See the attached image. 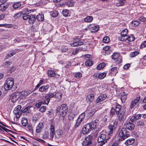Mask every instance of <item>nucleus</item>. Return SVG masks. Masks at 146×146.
Returning a JSON list of instances; mask_svg holds the SVG:
<instances>
[{"label": "nucleus", "mask_w": 146, "mask_h": 146, "mask_svg": "<svg viewBox=\"0 0 146 146\" xmlns=\"http://www.w3.org/2000/svg\"><path fill=\"white\" fill-rule=\"evenodd\" d=\"M117 136L119 141H123L129 136V132L124 127L119 129L117 132Z\"/></svg>", "instance_id": "1"}, {"label": "nucleus", "mask_w": 146, "mask_h": 146, "mask_svg": "<svg viewBox=\"0 0 146 146\" xmlns=\"http://www.w3.org/2000/svg\"><path fill=\"white\" fill-rule=\"evenodd\" d=\"M56 110L57 113H60L62 117H64L68 111L67 106L65 104H62L60 107L57 108Z\"/></svg>", "instance_id": "2"}, {"label": "nucleus", "mask_w": 146, "mask_h": 146, "mask_svg": "<svg viewBox=\"0 0 146 146\" xmlns=\"http://www.w3.org/2000/svg\"><path fill=\"white\" fill-rule=\"evenodd\" d=\"M6 83L4 84V88L5 90H8L11 89L14 84V81L13 78H9L6 81Z\"/></svg>", "instance_id": "3"}, {"label": "nucleus", "mask_w": 146, "mask_h": 146, "mask_svg": "<svg viewBox=\"0 0 146 146\" xmlns=\"http://www.w3.org/2000/svg\"><path fill=\"white\" fill-rule=\"evenodd\" d=\"M95 125L92 126V124L90 123H87L83 127L82 131V133L84 134L88 133L92 130L95 129Z\"/></svg>", "instance_id": "4"}, {"label": "nucleus", "mask_w": 146, "mask_h": 146, "mask_svg": "<svg viewBox=\"0 0 146 146\" xmlns=\"http://www.w3.org/2000/svg\"><path fill=\"white\" fill-rule=\"evenodd\" d=\"M118 121L115 120L113 124H111L108 126V134L109 135L113 134V132L115 130L117 125Z\"/></svg>", "instance_id": "5"}, {"label": "nucleus", "mask_w": 146, "mask_h": 146, "mask_svg": "<svg viewBox=\"0 0 146 146\" xmlns=\"http://www.w3.org/2000/svg\"><path fill=\"white\" fill-rule=\"evenodd\" d=\"M112 58L114 60H115L117 64L121 63L122 62V58L120 54L118 53H115L111 56Z\"/></svg>", "instance_id": "6"}, {"label": "nucleus", "mask_w": 146, "mask_h": 146, "mask_svg": "<svg viewBox=\"0 0 146 146\" xmlns=\"http://www.w3.org/2000/svg\"><path fill=\"white\" fill-rule=\"evenodd\" d=\"M21 106L19 105L17 106L14 109L13 112L16 115V118H18L20 116L22 112V110H21Z\"/></svg>", "instance_id": "7"}, {"label": "nucleus", "mask_w": 146, "mask_h": 146, "mask_svg": "<svg viewBox=\"0 0 146 146\" xmlns=\"http://www.w3.org/2000/svg\"><path fill=\"white\" fill-rule=\"evenodd\" d=\"M89 28L92 33H96L97 32L100 27L98 25L95 24H90L89 26Z\"/></svg>", "instance_id": "8"}, {"label": "nucleus", "mask_w": 146, "mask_h": 146, "mask_svg": "<svg viewBox=\"0 0 146 146\" xmlns=\"http://www.w3.org/2000/svg\"><path fill=\"white\" fill-rule=\"evenodd\" d=\"M106 134H102L100 135L98 138V142H101L102 141H107V140L110 138L106 137Z\"/></svg>", "instance_id": "9"}, {"label": "nucleus", "mask_w": 146, "mask_h": 146, "mask_svg": "<svg viewBox=\"0 0 146 146\" xmlns=\"http://www.w3.org/2000/svg\"><path fill=\"white\" fill-rule=\"evenodd\" d=\"M92 136L90 135L88 136L85 138V140L83 142V145L86 146H90L92 143L91 140Z\"/></svg>", "instance_id": "10"}, {"label": "nucleus", "mask_w": 146, "mask_h": 146, "mask_svg": "<svg viewBox=\"0 0 146 146\" xmlns=\"http://www.w3.org/2000/svg\"><path fill=\"white\" fill-rule=\"evenodd\" d=\"M140 96H138L136 97V98L133 100L131 102V104L130 106V108L131 109H132L133 108L135 105L137 104V103L138 102L139 100H140Z\"/></svg>", "instance_id": "11"}, {"label": "nucleus", "mask_w": 146, "mask_h": 146, "mask_svg": "<svg viewBox=\"0 0 146 146\" xmlns=\"http://www.w3.org/2000/svg\"><path fill=\"white\" fill-rule=\"evenodd\" d=\"M107 97V95L106 94H101L97 99L96 100V103H99L104 100Z\"/></svg>", "instance_id": "12"}, {"label": "nucleus", "mask_w": 146, "mask_h": 146, "mask_svg": "<svg viewBox=\"0 0 146 146\" xmlns=\"http://www.w3.org/2000/svg\"><path fill=\"white\" fill-rule=\"evenodd\" d=\"M115 113L117 115H118L119 113L121 112L122 111H125L124 109L121 108V106L119 105H117L116 107L115 108Z\"/></svg>", "instance_id": "13"}, {"label": "nucleus", "mask_w": 146, "mask_h": 146, "mask_svg": "<svg viewBox=\"0 0 146 146\" xmlns=\"http://www.w3.org/2000/svg\"><path fill=\"white\" fill-rule=\"evenodd\" d=\"M20 94L19 92H17L13 95L11 101L12 102H15L20 97Z\"/></svg>", "instance_id": "14"}, {"label": "nucleus", "mask_w": 146, "mask_h": 146, "mask_svg": "<svg viewBox=\"0 0 146 146\" xmlns=\"http://www.w3.org/2000/svg\"><path fill=\"white\" fill-rule=\"evenodd\" d=\"M50 139L52 140L54 135L55 133V128L54 127L53 125H51L50 128Z\"/></svg>", "instance_id": "15"}, {"label": "nucleus", "mask_w": 146, "mask_h": 146, "mask_svg": "<svg viewBox=\"0 0 146 146\" xmlns=\"http://www.w3.org/2000/svg\"><path fill=\"white\" fill-rule=\"evenodd\" d=\"M94 99V95L93 94H89L86 96V100L87 102H92Z\"/></svg>", "instance_id": "16"}, {"label": "nucleus", "mask_w": 146, "mask_h": 146, "mask_svg": "<svg viewBox=\"0 0 146 146\" xmlns=\"http://www.w3.org/2000/svg\"><path fill=\"white\" fill-rule=\"evenodd\" d=\"M125 126V128L129 130H133L134 129L135 127L134 124L130 122L127 123Z\"/></svg>", "instance_id": "17"}, {"label": "nucleus", "mask_w": 146, "mask_h": 146, "mask_svg": "<svg viewBox=\"0 0 146 146\" xmlns=\"http://www.w3.org/2000/svg\"><path fill=\"white\" fill-rule=\"evenodd\" d=\"M49 85H46L42 86L40 87L39 91L41 92H47L49 88Z\"/></svg>", "instance_id": "18"}, {"label": "nucleus", "mask_w": 146, "mask_h": 146, "mask_svg": "<svg viewBox=\"0 0 146 146\" xmlns=\"http://www.w3.org/2000/svg\"><path fill=\"white\" fill-rule=\"evenodd\" d=\"M127 94L125 92H123L121 95V99L122 103L125 102L127 98Z\"/></svg>", "instance_id": "19"}, {"label": "nucleus", "mask_w": 146, "mask_h": 146, "mask_svg": "<svg viewBox=\"0 0 146 146\" xmlns=\"http://www.w3.org/2000/svg\"><path fill=\"white\" fill-rule=\"evenodd\" d=\"M63 133V131L60 129L56 130L55 136L56 138L58 139L61 137L62 136Z\"/></svg>", "instance_id": "20"}, {"label": "nucleus", "mask_w": 146, "mask_h": 146, "mask_svg": "<svg viewBox=\"0 0 146 146\" xmlns=\"http://www.w3.org/2000/svg\"><path fill=\"white\" fill-rule=\"evenodd\" d=\"M135 139L133 138L129 139L126 141L125 144L126 146L130 145L133 144L135 142Z\"/></svg>", "instance_id": "21"}, {"label": "nucleus", "mask_w": 146, "mask_h": 146, "mask_svg": "<svg viewBox=\"0 0 146 146\" xmlns=\"http://www.w3.org/2000/svg\"><path fill=\"white\" fill-rule=\"evenodd\" d=\"M43 124L42 123H39L36 127V133H39L41 131L43 127Z\"/></svg>", "instance_id": "22"}, {"label": "nucleus", "mask_w": 146, "mask_h": 146, "mask_svg": "<svg viewBox=\"0 0 146 146\" xmlns=\"http://www.w3.org/2000/svg\"><path fill=\"white\" fill-rule=\"evenodd\" d=\"M36 20L35 17L33 15H30L28 19V22L30 24H32L34 23Z\"/></svg>", "instance_id": "23"}, {"label": "nucleus", "mask_w": 146, "mask_h": 146, "mask_svg": "<svg viewBox=\"0 0 146 146\" xmlns=\"http://www.w3.org/2000/svg\"><path fill=\"white\" fill-rule=\"evenodd\" d=\"M9 6V4H2L0 5V10L2 11H4Z\"/></svg>", "instance_id": "24"}, {"label": "nucleus", "mask_w": 146, "mask_h": 146, "mask_svg": "<svg viewBox=\"0 0 146 146\" xmlns=\"http://www.w3.org/2000/svg\"><path fill=\"white\" fill-rule=\"evenodd\" d=\"M126 2L125 0H119L116 4L117 7H119L123 5Z\"/></svg>", "instance_id": "25"}, {"label": "nucleus", "mask_w": 146, "mask_h": 146, "mask_svg": "<svg viewBox=\"0 0 146 146\" xmlns=\"http://www.w3.org/2000/svg\"><path fill=\"white\" fill-rule=\"evenodd\" d=\"M54 97V93H50L46 94L45 96V99H50Z\"/></svg>", "instance_id": "26"}, {"label": "nucleus", "mask_w": 146, "mask_h": 146, "mask_svg": "<svg viewBox=\"0 0 146 146\" xmlns=\"http://www.w3.org/2000/svg\"><path fill=\"white\" fill-rule=\"evenodd\" d=\"M47 74L48 76L50 77H54L56 75L55 72L52 70H48L47 72Z\"/></svg>", "instance_id": "27"}, {"label": "nucleus", "mask_w": 146, "mask_h": 146, "mask_svg": "<svg viewBox=\"0 0 146 146\" xmlns=\"http://www.w3.org/2000/svg\"><path fill=\"white\" fill-rule=\"evenodd\" d=\"M32 107L31 106H29L28 107H26L25 108L23 111H22V112L23 113H25L26 114L27 113H28L31 112V110L30 109V108H31Z\"/></svg>", "instance_id": "28"}, {"label": "nucleus", "mask_w": 146, "mask_h": 146, "mask_svg": "<svg viewBox=\"0 0 146 146\" xmlns=\"http://www.w3.org/2000/svg\"><path fill=\"white\" fill-rule=\"evenodd\" d=\"M105 66L106 64L105 63H101L97 66V69L98 70H101Z\"/></svg>", "instance_id": "29"}, {"label": "nucleus", "mask_w": 146, "mask_h": 146, "mask_svg": "<svg viewBox=\"0 0 146 146\" xmlns=\"http://www.w3.org/2000/svg\"><path fill=\"white\" fill-rule=\"evenodd\" d=\"M125 111H122L120 113H119V114L118 115V120L119 121H121L122 120V118L124 115Z\"/></svg>", "instance_id": "30"}, {"label": "nucleus", "mask_w": 146, "mask_h": 146, "mask_svg": "<svg viewBox=\"0 0 146 146\" xmlns=\"http://www.w3.org/2000/svg\"><path fill=\"white\" fill-rule=\"evenodd\" d=\"M36 19L39 21H43L44 19V15L42 14H39L37 15L36 17Z\"/></svg>", "instance_id": "31"}, {"label": "nucleus", "mask_w": 146, "mask_h": 146, "mask_svg": "<svg viewBox=\"0 0 146 146\" xmlns=\"http://www.w3.org/2000/svg\"><path fill=\"white\" fill-rule=\"evenodd\" d=\"M96 112V110L95 109H92L88 113V115L89 117L92 116Z\"/></svg>", "instance_id": "32"}, {"label": "nucleus", "mask_w": 146, "mask_h": 146, "mask_svg": "<svg viewBox=\"0 0 146 146\" xmlns=\"http://www.w3.org/2000/svg\"><path fill=\"white\" fill-rule=\"evenodd\" d=\"M93 17L92 16H88L86 17L84 19V21L86 22L89 23L92 21Z\"/></svg>", "instance_id": "33"}, {"label": "nucleus", "mask_w": 146, "mask_h": 146, "mask_svg": "<svg viewBox=\"0 0 146 146\" xmlns=\"http://www.w3.org/2000/svg\"><path fill=\"white\" fill-rule=\"evenodd\" d=\"M21 122L22 125L24 127L26 126L28 124V121L26 118H23Z\"/></svg>", "instance_id": "34"}, {"label": "nucleus", "mask_w": 146, "mask_h": 146, "mask_svg": "<svg viewBox=\"0 0 146 146\" xmlns=\"http://www.w3.org/2000/svg\"><path fill=\"white\" fill-rule=\"evenodd\" d=\"M93 64V62L92 60H87L85 62V65L87 66H92Z\"/></svg>", "instance_id": "35"}, {"label": "nucleus", "mask_w": 146, "mask_h": 146, "mask_svg": "<svg viewBox=\"0 0 146 146\" xmlns=\"http://www.w3.org/2000/svg\"><path fill=\"white\" fill-rule=\"evenodd\" d=\"M106 75L105 72L100 73H99V79H102L104 78Z\"/></svg>", "instance_id": "36"}, {"label": "nucleus", "mask_w": 146, "mask_h": 146, "mask_svg": "<svg viewBox=\"0 0 146 146\" xmlns=\"http://www.w3.org/2000/svg\"><path fill=\"white\" fill-rule=\"evenodd\" d=\"M44 84V81L43 80H40L39 82L35 86V90H37L41 85Z\"/></svg>", "instance_id": "37"}, {"label": "nucleus", "mask_w": 146, "mask_h": 146, "mask_svg": "<svg viewBox=\"0 0 146 146\" xmlns=\"http://www.w3.org/2000/svg\"><path fill=\"white\" fill-rule=\"evenodd\" d=\"M62 94L59 92L56 93L54 94V97L56 98H58L59 100H60L62 98Z\"/></svg>", "instance_id": "38"}, {"label": "nucleus", "mask_w": 146, "mask_h": 146, "mask_svg": "<svg viewBox=\"0 0 146 146\" xmlns=\"http://www.w3.org/2000/svg\"><path fill=\"white\" fill-rule=\"evenodd\" d=\"M30 15H29L23 13L22 14L23 19L25 20H28Z\"/></svg>", "instance_id": "39"}, {"label": "nucleus", "mask_w": 146, "mask_h": 146, "mask_svg": "<svg viewBox=\"0 0 146 146\" xmlns=\"http://www.w3.org/2000/svg\"><path fill=\"white\" fill-rule=\"evenodd\" d=\"M126 39H127V40L131 42L134 40L135 38L134 36L131 35L126 38Z\"/></svg>", "instance_id": "40"}, {"label": "nucleus", "mask_w": 146, "mask_h": 146, "mask_svg": "<svg viewBox=\"0 0 146 146\" xmlns=\"http://www.w3.org/2000/svg\"><path fill=\"white\" fill-rule=\"evenodd\" d=\"M65 4L68 7H72L73 5V3L72 0H69Z\"/></svg>", "instance_id": "41"}, {"label": "nucleus", "mask_w": 146, "mask_h": 146, "mask_svg": "<svg viewBox=\"0 0 146 146\" xmlns=\"http://www.w3.org/2000/svg\"><path fill=\"white\" fill-rule=\"evenodd\" d=\"M111 73L115 75L117 73V67H113L111 68Z\"/></svg>", "instance_id": "42"}, {"label": "nucleus", "mask_w": 146, "mask_h": 146, "mask_svg": "<svg viewBox=\"0 0 146 146\" xmlns=\"http://www.w3.org/2000/svg\"><path fill=\"white\" fill-rule=\"evenodd\" d=\"M16 53L15 51H13V52L11 53L10 54H8L6 56V59H8L11 58L12 56L15 54Z\"/></svg>", "instance_id": "43"}, {"label": "nucleus", "mask_w": 146, "mask_h": 146, "mask_svg": "<svg viewBox=\"0 0 146 146\" xmlns=\"http://www.w3.org/2000/svg\"><path fill=\"white\" fill-rule=\"evenodd\" d=\"M21 5L20 3L17 2L13 5V7L15 9L18 8Z\"/></svg>", "instance_id": "44"}, {"label": "nucleus", "mask_w": 146, "mask_h": 146, "mask_svg": "<svg viewBox=\"0 0 146 146\" xmlns=\"http://www.w3.org/2000/svg\"><path fill=\"white\" fill-rule=\"evenodd\" d=\"M22 13L21 12H19L15 13L14 15V17L15 19L18 18L22 15Z\"/></svg>", "instance_id": "45"}, {"label": "nucleus", "mask_w": 146, "mask_h": 146, "mask_svg": "<svg viewBox=\"0 0 146 146\" xmlns=\"http://www.w3.org/2000/svg\"><path fill=\"white\" fill-rule=\"evenodd\" d=\"M20 94V96H22V97H26L28 94V93L27 92L25 91H23L21 92H20L19 93Z\"/></svg>", "instance_id": "46"}, {"label": "nucleus", "mask_w": 146, "mask_h": 146, "mask_svg": "<svg viewBox=\"0 0 146 146\" xmlns=\"http://www.w3.org/2000/svg\"><path fill=\"white\" fill-rule=\"evenodd\" d=\"M128 32V31L126 29H125L123 30L121 33V36H127V34Z\"/></svg>", "instance_id": "47"}, {"label": "nucleus", "mask_w": 146, "mask_h": 146, "mask_svg": "<svg viewBox=\"0 0 146 146\" xmlns=\"http://www.w3.org/2000/svg\"><path fill=\"white\" fill-rule=\"evenodd\" d=\"M136 125L138 126H143L144 125V123L142 121H138L136 122Z\"/></svg>", "instance_id": "48"}, {"label": "nucleus", "mask_w": 146, "mask_h": 146, "mask_svg": "<svg viewBox=\"0 0 146 146\" xmlns=\"http://www.w3.org/2000/svg\"><path fill=\"white\" fill-rule=\"evenodd\" d=\"M62 14L65 17L68 16L69 14V11L68 10H65L62 11Z\"/></svg>", "instance_id": "49"}, {"label": "nucleus", "mask_w": 146, "mask_h": 146, "mask_svg": "<svg viewBox=\"0 0 146 146\" xmlns=\"http://www.w3.org/2000/svg\"><path fill=\"white\" fill-rule=\"evenodd\" d=\"M99 121L98 119H96L95 121H93L92 122L90 123H92V126H93V125H94V126L95 125V127H94V129H95L96 128V126H97V123L99 122Z\"/></svg>", "instance_id": "50"}, {"label": "nucleus", "mask_w": 146, "mask_h": 146, "mask_svg": "<svg viewBox=\"0 0 146 146\" xmlns=\"http://www.w3.org/2000/svg\"><path fill=\"white\" fill-rule=\"evenodd\" d=\"M103 41L104 43H108L110 41V38L108 36H106L103 38Z\"/></svg>", "instance_id": "51"}, {"label": "nucleus", "mask_w": 146, "mask_h": 146, "mask_svg": "<svg viewBox=\"0 0 146 146\" xmlns=\"http://www.w3.org/2000/svg\"><path fill=\"white\" fill-rule=\"evenodd\" d=\"M139 54V52L138 51L133 52L130 54V57H134L138 54Z\"/></svg>", "instance_id": "52"}, {"label": "nucleus", "mask_w": 146, "mask_h": 146, "mask_svg": "<svg viewBox=\"0 0 146 146\" xmlns=\"http://www.w3.org/2000/svg\"><path fill=\"white\" fill-rule=\"evenodd\" d=\"M115 110L113 108H112L110 112V115L111 117L113 116L115 114Z\"/></svg>", "instance_id": "53"}, {"label": "nucleus", "mask_w": 146, "mask_h": 146, "mask_svg": "<svg viewBox=\"0 0 146 146\" xmlns=\"http://www.w3.org/2000/svg\"><path fill=\"white\" fill-rule=\"evenodd\" d=\"M139 24V23L138 21H135L132 23V25L133 27H136Z\"/></svg>", "instance_id": "54"}, {"label": "nucleus", "mask_w": 146, "mask_h": 146, "mask_svg": "<svg viewBox=\"0 0 146 146\" xmlns=\"http://www.w3.org/2000/svg\"><path fill=\"white\" fill-rule=\"evenodd\" d=\"M85 113L83 112L80 115L78 118L83 121L85 117Z\"/></svg>", "instance_id": "55"}, {"label": "nucleus", "mask_w": 146, "mask_h": 146, "mask_svg": "<svg viewBox=\"0 0 146 146\" xmlns=\"http://www.w3.org/2000/svg\"><path fill=\"white\" fill-rule=\"evenodd\" d=\"M136 120L139 119L141 117L142 115L141 114H135L134 115Z\"/></svg>", "instance_id": "56"}, {"label": "nucleus", "mask_w": 146, "mask_h": 146, "mask_svg": "<svg viewBox=\"0 0 146 146\" xmlns=\"http://www.w3.org/2000/svg\"><path fill=\"white\" fill-rule=\"evenodd\" d=\"M75 46H79L83 45L84 43L83 42H74Z\"/></svg>", "instance_id": "57"}, {"label": "nucleus", "mask_w": 146, "mask_h": 146, "mask_svg": "<svg viewBox=\"0 0 146 146\" xmlns=\"http://www.w3.org/2000/svg\"><path fill=\"white\" fill-rule=\"evenodd\" d=\"M46 110V107L45 106H42L39 110L40 112H44Z\"/></svg>", "instance_id": "58"}, {"label": "nucleus", "mask_w": 146, "mask_h": 146, "mask_svg": "<svg viewBox=\"0 0 146 146\" xmlns=\"http://www.w3.org/2000/svg\"><path fill=\"white\" fill-rule=\"evenodd\" d=\"M12 63L11 62L6 61L3 64V66H4L5 67H7L11 64Z\"/></svg>", "instance_id": "59"}, {"label": "nucleus", "mask_w": 146, "mask_h": 146, "mask_svg": "<svg viewBox=\"0 0 146 146\" xmlns=\"http://www.w3.org/2000/svg\"><path fill=\"white\" fill-rule=\"evenodd\" d=\"M126 36H121L119 37V39L121 41H126L127 40Z\"/></svg>", "instance_id": "60"}, {"label": "nucleus", "mask_w": 146, "mask_h": 146, "mask_svg": "<svg viewBox=\"0 0 146 146\" xmlns=\"http://www.w3.org/2000/svg\"><path fill=\"white\" fill-rule=\"evenodd\" d=\"M27 128L29 130V131L31 133H33V127L31 125H29L27 126Z\"/></svg>", "instance_id": "61"}, {"label": "nucleus", "mask_w": 146, "mask_h": 146, "mask_svg": "<svg viewBox=\"0 0 146 146\" xmlns=\"http://www.w3.org/2000/svg\"><path fill=\"white\" fill-rule=\"evenodd\" d=\"M75 76L78 79L82 76V74L80 72H78L75 74Z\"/></svg>", "instance_id": "62"}, {"label": "nucleus", "mask_w": 146, "mask_h": 146, "mask_svg": "<svg viewBox=\"0 0 146 146\" xmlns=\"http://www.w3.org/2000/svg\"><path fill=\"white\" fill-rule=\"evenodd\" d=\"M75 117V116L71 113L69 115L68 118L70 120H72L74 119Z\"/></svg>", "instance_id": "63"}, {"label": "nucleus", "mask_w": 146, "mask_h": 146, "mask_svg": "<svg viewBox=\"0 0 146 146\" xmlns=\"http://www.w3.org/2000/svg\"><path fill=\"white\" fill-rule=\"evenodd\" d=\"M103 49L104 50L106 51H106H108V50H109L110 49V46H105L104 47Z\"/></svg>", "instance_id": "64"}]
</instances>
